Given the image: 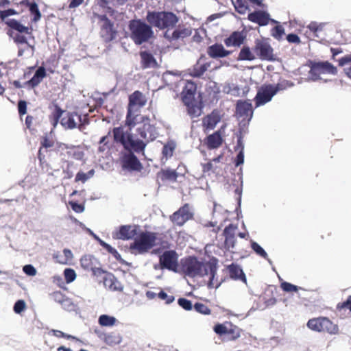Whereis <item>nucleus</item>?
Returning a JSON list of instances; mask_svg holds the SVG:
<instances>
[{
	"instance_id": "f257e3e1",
	"label": "nucleus",
	"mask_w": 351,
	"mask_h": 351,
	"mask_svg": "<svg viewBox=\"0 0 351 351\" xmlns=\"http://www.w3.org/2000/svg\"><path fill=\"white\" fill-rule=\"evenodd\" d=\"M182 270L185 276L199 279L206 278L204 282L207 285L215 284L214 278L216 273V265L210 262L199 261L195 257L190 256L185 258L182 263Z\"/></svg>"
},
{
	"instance_id": "f03ea898",
	"label": "nucleus",
	"mask_w": 351,
	"mask_h": 351,
	"mask_svg": "<svg viewBox=\"0 0 351 351\" xmlns=\"http://www.w3.org/2000/svg\"><path fill=\"white\" fill-rule=\"evenodd\" d=\"M114 141L121 144L125 150L132 149L136 153L143 152L146 144L139 138H134L129 130L123 127L114 128L112 130Z\"/></svg>"
},
{
	"instance_id": "7ed1b4c3",
	"label": "nucleus",
	"mask_w": 351,
	"mask_h": 351,
	"mask_svg": "<svg viewBox=\"0 0 351 351\" xmlns=\"http://www.w3.org/2000/svg\"><path fill=\"white\" fill-rule=\"evenodd\" d=\"M152 27L149 23H147L141 19L130 21L129 29L131 39L138 45L149 42L154 36Z\"/></svg>"
},
{
	"instance_id": "20e7f679",
	"label": "nucleus",
	"mask_w": 351,
	"mask_h": 351,
	"mask_svg": "<svg viewBox=\"0 0 351 351\" xmlns=\"http://www.w3.org/2000/svg\"><path fill=\"white\" fill-rule=\"evenodd\" d=\"M147 102L145 95L139 92H134L129 97V104L126 117V124L134 127L142 119L139 114V109L143 107Z\"/></svg>"
},
{
	"instance_id": "39448f33",
	"label": "nucleus",
	"mask_w": 351,
	"mask_h": 351,
	"mask_svg": "<svg viewBox=\"0 0 351 351\" xmlns=\"http://www.w3.org/2000/svg\"><path fill=\"white\" fill-rule=\"evenodd\" d=\"M145 19L151 25L160 29L172 28L178 22L177 16L170 12L149 11Z\"/></svg>"
},
{
	"instance_id": "423d86ee",
	"label": "nucleus",
	"mask_w": 351,
	"mask_h": 351,
	"mask_svg": "<svg viewBox=\"0 0 351 351\" xmlns=\"http://www.w3.org/2000/svg\"><path fill=\"white\" fill-rule=\"evenodd\" d=\"M156 234L150 232H141L130 244V250L133 254H144L156 245Z\"/></svg>"
},
{
	"instance_id": "0eeeda50",
	"label": "nucleus",
	"mask_w": 351,
	"mask_h": 351,
	"mask_svg": "<svg viewBox=\"0 0 351 351\" xmlns=\"http://www.w3.org/2000/svg\"><path fill=\"white\" fill-rule=\"evenodd\" d=\"M307 327L316 332H326L330 335H336L339 332V327L326 317H319L310 319Z\"/></svg>"
},
{
	"instance_id": "6e6552de",
	"label": "nucleus",
	"mask_w": 351,
	"mask_h": 351,
	"mask_svg": "<svg viewBox=\"0 0 351 351\" xmlns=\"http://www.w3.org/2000/svg\"><path fill=\"white\" fill-rule=\"evenodd\" d=\"M337 69L331 63L326 62H315L311 66L307 81H317L323 80L322 75L324 74L336 75Z\"/></svg>"
},
{
	"instance_id": "1a4fd4ad",
	"label": "nucleus",
	"mask_w": 351,
	"mask_h": 351,
	"mask_svg": "<svg viewBox=\"0 0 351 351\" xmlns=\"http://www.w3.org/2000/svg\"><path fill=\"white\" fill-rule=\"evenodd\" d=\"M88 123L87 114L81 115L76 112L67 113L60 121V124L64 128L73 130L77 128L80 131H83L84 126Z\"/></svg>"
},
{
	"instance_id": "9d476101",
	"label": "nucleus",
	"mask_w": 351,
	"mask_h": 351,
	"mask_svg": "<svg viewBox=\"0 0 351 351\" xmlns=\"http://www.w3.org/2000/svg\"><path fill=\"white\" fill-rule=\"evenodd\" d=\"M282 84L267 85L262 86L257 92L254 98L256 107L263 106L270 101L272 97L280 90H284Z\"/></svg>"
},
{
	"instance_id": "9b49d317",
	"label": "nucleus",
	"mask_w": 351,
	"mask_h": 351,
	"mask_svg": "<svg viewBox=\"0 0 351 351\" xmlns=\"http://www.w3.org/2000/svg\"><path fill=\"white\" fill-rule=\"evenodd\" d=\"M132 151L133 150L127 149L121 153L120 160L122 168L129 171H140L143 166Z\"/></svg>"
},
{
	"instance_id": "f8f14e48",
	"label": "nucleus",
	"mask_w": 351,
	"mask_h": 351,
	"mask_svg": "<svg viewBox=\"0 0 351 351\" xmlns=\"http://www.w3.org/2000/svg\"><path fill=\"white\" fill-rule=\"evenodd\" d=\"M214 331L217 335H226L229 341H234L241 336V330L231 323L217 324L214 326Z\"/></svg>"
},
{
	"instance_id": "ddd939ff",
	"label": "nucleus",
	"mask_w": 351,
	"mask_h": 351,
	"mask_svg": "<svg viewBox=\"0 0 351 351\" xmlns=\"http://www.w3.org/2000/svg\"><path fill=\"white\" fill-rule=\"evenodd\" d=\"M193 217V211L189 204H185L183 206L176 211L170 216V220L173 224L182 226L187 221L191 219Z\"/></svg>"
},
{
	"instance_id": "4468645a",
	"label": "nucleus",
	"mask_w": 351,
	"mask_h": 351,
	"mask_svg": "<svg viewBox=\"0 0 351 351\" xmlns=\"http://www.w3.org/2000/svg\"><path fill=\"white\" fill-rule=\"evenodd\" d=\"M254 51L262 60L271 61L275 60L272 47L265 41L257 40L255 43Z\"/></svg>"
},
{
	"instance_id": "2eb2a0df",
	"label": "nucleus",
	"mask_w": 351,
	"mask_h": 351,
	"mask_svg": "<svg viewBox=\"0 0 351 351\" xmlns=\"http://www.w3.org/2000/svg\"><path fill=\"white\" fill-rule=\"evenodd\" d=\"M236 115L242 121L251 120L253 116V108L250 100H239L237 103Z\"/></svg>"
},
{
	"instance_id": "dca6fc26",
	"label": "nucleus",
	"mask_w": 351,
	"mask_h": 351,
	"mask_svg": "<svg viewBox=\"0 0 351 351\" xmlns=\"http://www.w3.org/2000/svg\"><path fill=\"white\" fill-rule=\"evenodd\" d=\"M138 135L147 144L149 141L156 139L158 135L156 128L149 122L144 123L137 128Z\"/></svg>"
},
{
	"instance_id": "f3484780",
	"label": "nucleus",
	"mask_w": 351,
	"mask_h": 351,
	"mask_svg": "<svg viewBox=\"0 0 351 351\" xmlns=\"http://www.w3.org/2000/svg\"><path fill=\"white\" fill-rule=\"evenodd\" d=\"M99 20L101 22V36L105 41H110L115 38L116 32L113 30V24L107 18L106 15L99 16Z\"/></svg>"
},
{
	"instance_id": "a211bd4d",
	"label": "nucleus",
	"mask_w": 351,
	"mask_h": 351,
	"mask_svg": "<svg viewBox=\"0 0 351 351\" xmlns=\"http://www.w3.org/2000/svg\"><path fill=\"white\" fill-rule=\"evenodd\" d=\"M184 84L181 93L182 100L185 105L191 104L194 101L196 85L191 81H181Z\"/></svg>"
},
{
	"instance_id": "6ab92c4d",
	"label": "nucleus",
	"mask_w": 351,
	"mask_h": 351,
	"mask_svg": "<svg viewBox=\"0 0 351 351\" xmlns=\"http://www.w3.org/2000/svg\"><path fill=\"white\" fill-rule=\"evenodd\" d=\"M178 257L173 251L165 252L160 258V263L162 267L175 270L177 267Z\"/></svg>"
},
{
	"instance_id": "aec40b11",
	"label": "nucleus",
	"mask_w": 351,
	"mask_h": 351,
	"mask_svg": "<svg viewBox=\"0 0 351 351\" xmlns=\"http://www.w3.org/2000/svg\"><path fill=\"white\" fill-rule=\"evenodd\" d=\"M191 33L192 32L191 28L180 27L173 30L172 32L167 30L164 34V37L169 41L171 42L180 38L188 37L191 34Z\"/></svg>"
},
{
	"instance_id": "412c9836",
	"label": "nucleus",
	"mask_w": 351,
	"mask_h": 351,
	"mask_svg": "<svg viewBox=\"0 0 351 351\" xmlns=\"http://www.w3.org/2000/svg\"><path fill=\"white\" fill-rule=\"evenodd\" d=\"M80 264L82 268L86 270H90L93 274H96V270H100L99 267V263L98 260L93 255H84L80 259Z\"/></svg>"
},
{
	"instance_id": "4be33fe9",
	"label": "nucleus",
	"mask_w": 351,
	"mask_h": 351,
	"mask_svg": "<svg viewBox=\"0 0 351 351\" xmlns=\"http://www.w3.org/2000/svg\"><path fill=\"white\" fill-rule=\"evenodd\" d=\"M220 120L221 116L219 112L217 110H213L203 119V127L206 130H213Z\"/></svg>"
},
{
	"instance_id": "5701e85b",
	"label": "nucleus",
	"mask_w": 351,
	"mask_h": 351,
	"mask_svg": "<svg viewBox=\"0 0 351 351\" xmlns=\"http://www.w3.org/2000/svg\"><path fill=\"white\" fill-rule=\"evenodd\" d=\"M248 19L261 26L267 25L270 20L269 14L261 10L249 14Z\"/></svg>"
},
{
	"instance_id": "b1692460",
	"label": "nucleus",
	"mask_w": 351,
	"mask_h": 351,
	"mask_svg": "<svg viewBox=\"0 0 351 351\" xmlns=\"http://www.w3.org/2000/svg\"><path fill=\"white\" fill-rule=\"evenodd\" d=\"M208 54L213 58H223L231 53L230 51L226 50L222 45L215 44L208 48Z\"/></svg>"
},
{
	"instance_id": "393cba45",
	"label": "nucleus",
	"mask_w": 351,
	"mask_h": 351,
	"mask_svg": "<svg viewBox=\"0 0 351 351\" xmlns=\"http://www.w3.org/2000/svg\"><path fill=\"white\" fill-rule=\"evenodd\" d=\"M95 276L98 278L99 283H102L103 285H114L115 277L112 273L101 269L96 270Z\"/></svg>"
},
{
	"instance_id": "a878e982",
	"label": "nucleus",
	"mask_w": 351,
	"mask_h": 351,
	"mask_svg": "<svg viewBox=\"0 0 351 351\" xmlns=\"http://www.w3.org/2000/svg\"><path fill=\"white\" fill-rule=\"evenodd\" d=\"M136 235V227L130 225L121 226L117 233V237L123 240L132 239Z\"/></svg>"
},
{
	"instance_id": "bb28decb",
	"label": "nucleus",
	"mask_w": 351,
	"mask_h": 351,
	"mask_svg": "<svg viewBox=\"0 0 351 351\" xmlns=\"http://www.w3.org/2000/svg\"><path fill=\"white\" fill-rule=\"evenodd\" d=\"M245 36L242 32H234L228 38L224 40L225 45L230 47H239L243 44Z\"/></svg>"
},
{
	"instance_id": "cd10ccee",
	"label": "nucleus",
	"mask_w": 351,
	"mask_h": 351,
	"mask_svg": "<svg viewBox=\"0 0 351 351\" xmlns=\"http://www.w3.org/2000/svg\"><path fill=\"white\" fill-rule=\"evenodd\" d=\"M142 66L144 69L156 68L158 66V62L152 53L146 51L140 53Z\"/></svg>"
},
{
	"instance_id": "c85d7f7f",
	"label": "nucleus",
	"mask_w": 351,
	"mask_h": 351,
	"mask_svg": "<svg viewBox=\"0 0 351 351\" xmlns=\"http://www.w3.org/2000/svg\"><path fill=\"white\" fill-rule=\"evenodd\" d=\"M209 66L210 64L208 63H202L201 59H199L193 68L189 69V74L193 77H199L207 71Z\"/></svg>"
},
{
	"instance_id": "c756f323",
	"label": "nucleus",
	"mask_w": 351,
	"mask_h": 351,
	"mask_svg": "<svg viewBox=\"0 0 351 351\" xmlns=\"http://www.w3.org/2000/svg\"><path fill=\"white\" fill-rule=\"evenodd\" d=\"M229 272L231 278L234 280H241L243 283H247L245 275L239 266L233 264L231 265L229 267Z\"/></svg>"
},
{
	"instance_id": "7c9ffc66",
	"label": "nucleus",
	"mask_w": 351,
	"mask_h": 351,
	"mask_svg": "<svg viewBox=\"0 0 351 351\" xmlns=\"http://www.w3.org/2000/svg\"><path fill=\"white\" fill-rule=\"evenodd\" d=\"M45 75L46 71L45 68L40 66L36 71L32 79L27 82V84L32 88H34L38 86L41 82V81L45 77Z\"/></svg>"
},
{
	"instance_id": "2f4dec72",
	"label": "nucleus",
	"mask_w": 351,
	"mask_h": 351,
	"mask_svg": "<svg viewBox=\"0 0 351 351\" xmlns=\"http://www.w3.org/2000/svg\"><path fill=\"white\" fill-rule=\"evenodd\" d=\"M222 143V138L219 131L209 135L206 139V143L210 149L217 148Z\"/></svg>"
},
{
	"instance_id": "473e14b6",
	"label": "nucleus",
	"mask_w": 351,
	"mask_h": 351,
	"mask_svg": "<svg viewBox=\"0 0 351 351\" xmlns=\"http://www.w3.org/2000/svg\"><path fill=\"white\" fill-rule=\"evenodd\" d=\"M339 65L343 67L345 74L351 79V55H347L339 59Z\"/></svg>"
},
{
	"instance_id": "72a5a7b5",
	"label": "nucleus",
	"mask_w": 351,
	"mask_h": 351,
	"mask_svg": "<svg viewBox=\"0 0 351 351\" xmlns=\"http://www.w3.org/2000/svg\"><path fill=\"white\" fill-rule=\"evenodd\" d=\"M249 91V87L246 85L239 86L237 85H232L230 87L228 93L235 97L245 96Z\"/></svg>"
},
{
	"instance_id": "f704fd0d",
	"label": "nucleus",
	"mask_w": 351,
	"mask_h": 351,
	"mask_svg": "<svg viewBox=\"0 0 351 351\" xmlns=\"http://www.w3.org/2000/svg\"><path fill=\"white\" fill-rule=\"evenodd\" d=\"M6 23L10 28L19 32V33H26L27 34H30L27 27L24 26L15 19H10Z\"/></svg>"
},
{
	"instance_id": "c9c22d12",
	"label": "nucleus",
	"mask_w": 351,
	"mask_h": 351,
	"mask_svg": "<svg viewBox=\"0 0 351 351\" xmlns=\"http://www.w3.org/2000/svg\"><path fill=\"white\" fill-rule=\"evenodd\" d=\"M273 292L270 287L265 289L264 295H263V300L266 306H271L276 302V298L273 295Z\"/></svg>"
},
{
	"instance_id": "e433bc0d",
	"label": "nucleus",
	"mask_w": 351,
	"mask_h": 351,
	"mask_svg": "<svg viewBox=\"0 0 351 351\" xmlns=\"http://www.w3.org/2000/svg\"><path fill=\"white\" fill-rule=\"evenodd\" d=\"M255 55L251 51L249 47L244 46L240 51L238 60L252 61L255 60Z\"/></svg>"
},
{
	"instance_id": "4c0bfd02",
	"label": "nucleus",
	"mask_w": 351,
	"mask_h": 351,
	"mask_svg": "<svg viewBox=\"0 0 351 351\" xmlns=\"http://www.w3.org/2000/svg\"><path fill=\"white\" fill-rule=\"evenodd\" d=\"M176 147V143L173 141H168L162 148V155L167 159L173 156V152Z\"/></svg>"
},
{
	"instance_id": "58836bf2",
	"label": "nucleus",
	"mask_w": 351,
	"mask_h": 351,
	"mask_svg": "<svg viewBox=\"0 0 351 351\" xmlns=\"http://www.w3.org/2000/svg\"><path fill=\"white\" fill-rule=\"evenodd\" d=\"M115 317L107 315H101L99 317V324L102 326H112L115 324Z\"/></svg>"
},
{
	"instance_id": "ea45409f",
	"label": "nucleus",
	"mask_w": 351,
	"mask_h": 351,
	"mask_svg": "<svg viewBox=\"0 0 351 351\" xmlns=\"http://www.w3.org/2000/svg\"><path fill=\"white\" fill-rule=\"evenodd\" d=\"M62 287V291H54L53 293H52L51 294V297L52 298V299L60 304L61 302H62V301L66 298V295H65V292L67 291V289L66 287Z\"/></svg>"
},
{
	"instance_id": "a19ab883",
	"label": "nucleus",
	"mask_w": 351,
	"mask_h": 351,
	"mask_svg": "<svg viewBox=\"0 0 351 351\" xmlns=\"http://www.w3.org/2000/svg\"><path fill=\"white\" fill-rule=\"evenodd\" d=\"M179 75L178 72L167 71L162 75V79L167 84H171L176 82Z\"/></svg>"
},
{
	"instance_id": "79ce46f5",
	"label": "nucleus",
	"mask_w": 351,
	"mask_h": 351,
	"mask_svg": "<svg viewBox=\"0 0 351 351\" xmlns=\"http://www.w3.org/2000/svg\"><path fill=\"white\" fill-rule=\"evenodd\" d=\"M251 247L252 250L260 256L264 258L265 259H267L270 262L269 259L268 258V255L267 252L265 251V250L256 242L252 241L251 243Z\"/></svg>"
},
{
	"instance_id": "37998d69",
	"label": "nucleus",
	"mask_w": 351,
	"mask_h": 351,
	"mask_svg": "<svg viewBox=\"0 0 351 351\" xmlns=\"http://www.w3.org/2000/svg\"><path fill=\"white\" fill-rule=\"evenodd\" d=\"M162 178L164 179L170 180V181H176L178 178V173L173 169H165L162 171Z\"/></svg>"
},
{
	"instance_id": "c03bdc74",
	"label": "nucleus",
	"mask_w": 351,
	"mask_h": 351,
	"mask_svg": "<svg viewBox=\"0 0 351 351\" xmlns=\"http://www.w3.org/2000/svg\"><path fill=\"white\" fill-rule=\"evenodd\" d=\"M188 109V113L193 118L199 117L202 113V109L197 105L191 104L186 105Z\"/></svg>"
},
{
	"instance_id": "a18cd8bd",
	"label": "nucleus",
	"mask_w": 351,
	"mask_h": 351,
	"mask_svg": "<svg viewBox=\"0 0 351 351\" xmlns=\"http://www.w3.org/2000/svg\"><path fill=\"white\" fill-rule=\"evenodd\" d=\"M14 40L15 43H16L18 44H25L27 45V48H31L30 54L31 55L33 54L34 47L33 45H32L27 43V38L24 36L17 34L14 37Z\"/></svg>"
},
{
	"instance_id": "49530a36",
	"label": "nucleus",
	"mask_w": 351,
	"mask_h": 351,
	"mask_svg": "<svg viewBox=\"0 0 351 351\" xmlns=\"http://www.w3.org/2000/svg\"><path fill=\"white\" fill-rule=\"evenodd\" d=\"M237 227L230 224L228 226L226 227L223 231V234L226 237V242H228L229 241L233 239L235 230Z\"/></svg>"
},
{
	"instance_id": "de8ad7c7",
	"label": "nucleus",
	"mask_w": 351,
	"mask_h": 351,
	"mask_svg": "<svg viewBox=\"0 0 351 351\" xmlns=\"http://www.w3.org/2000/svg\"><path fill=\"white\" fill-rule=\"evenodd\" d=\"M63 111L58 106L56 107L51 115V124L54 128L58 125L59 119L62 117Z\"/></svg>"
},
{
	"instance_id": "09e8293b",
	"label": "nucleus",
	"mask_w": 351,
	"mask_h": 351,
	"mask_svg": "<svg viewBox=\"0 0 351 351\" xmlns=\"http://www.w3.org/2000/svg\"><path fill=\"white\" fill-rule=\"evenodd\" d=\"M101 245L111 254L117 260H119L121 258V255L118 253L117 250L105 241H101Z\"/></svg>"
},
{
	"instance_id": "8fccbe9b",
	"label": "nucleus",
	"mask_w": 351,
	"mask_h": 351,
	"mask_svg": "<svg viewBox=\"0 0 351 351\" xmlns=\"http://www.w3.org/2000/svg\"><path fill=\"white\" fill-rule=\"evenodd\" d=\"M195 310L204 315H209L211 313L210 309L205 304L202 303L197 302L194 305Z\"/></svg>"
},
{
	"instance_id": "3c124183",
	"label": "nucleus",
	"mask_w": 351,
	"mask_h": 351,
	"mask_svg": "<svg viewBox=\"0 0 351 351\" xmlns=\"http://www.w3.org/2000/svg\"><path fill=\"white\" fill-rule=\"evenodd\" d=\"M49 334H51L58 338H64L66 339H75V337L73 335L66 334L61 330L52 329L49 332Z\"/></svg>"
},
{
	"instance_id": "603ef678",
	"label": "nucleus",
	"mask_w": 351,
	"mask_h": 351,
	"mask_svg": "<svg viewBox=\"0 0 351 351\" xmlns=\"http://www.w3.org/2000/svg\"><path fill=\"white\" fill-rule=\"evenodd\" d=\"M64 275L66 283L72 282L76 278L75 271L71 268H66L64 271Z\"/></svg>"
},
{
	"instance_id": "864d4df0",
	"label": "nucleus",
	"mask_w": 351,
	"mask_h": 351,
	"mask_svg": "<svg viewBox=\"0 0 351 351\" xmlns=\"http://www.w3.org/2000/svg\"><path fill=\"white\" fill-rule=\"evenodd\" d=\"M235 9L240 14H245L247 10V5L244 0H237L234 4Z\"/></svg>"
},
{
	"instance_id": "5fc2aeb1",
	"label": "nucleus",
	"mask_w": 351,
	"mask_h": 351,
	"mask_svg": "<svg viewBox=\"0 0 351 351\" xmlns=\"http://www.w3.org/2000/svg\"><path fill=\"white\" fill-rule=\"evenodd\" d=\"M29 11L32 14L34 15V21H36L40 19L41 14L38 10V5L35 2L29 3Z\"/></svg>"
},
{
	"instance_id": "6e6d98bb",
	"label": "nucleus",
	"mask_w": 351,
	"mask_h": 351,
	"mask_svg": "<svg viewBox=\"0 0 351 351\" xmlns=\"http://www.w3.org/2000/svg\"><path fill=\"white\" fill-rule=\"evenodd\" d=\"M26 308V304L24 300H19L14 305V311L16 314H21Z\"/></svg>"
},
{
	"instance_id": "4d7b16f0",
	"label": "nucleus",
	"mask_w": 351,
	"mask_h": 351,
	"mask_svg": "<svg viewBox=\"0 0 351 351\" xmlns=\"http://www.w3.org/2000/svg\"><path fill=\"white\" fill-rule=\"evenodd\" d=\"M285 34V29L281 25L274 27L271 30V35L275 38L279 40Z\"/></svg>"
},
{
	"instance_id": "13d9d810",
	"label": "nucleus",
	"mask_w": 351,
	"mask_h": 351,
	"mask_svg": "<svg viewBox=\"0 0 351 351\" xmlns=\"http://www.w3.org/2000/svg\"><path fill=\"white\" fill-rule=\"evenodd\" d=\"M178 303L182 308L186 311H190L193 308L191 302L185 298L178 299Z\"/></svg>"
},
{
	"instance_id": "bf43d9fd",
	"label": "nucleus",
	"mask_w": 351,
	"mask_h": 351,
	"mask_svg": "<svg viewBox=\"0 0 351 351\" xmlns=\"http://www.w3.org/2000/svg\"><path fill=\"white\" fill-rule=\"evenodd\" d=\"M61 306L66 311H72L74 309V304L71 300L69 297H66V298L60 303Z\"/></svg>"
},
{
	"instance_id": "052dcab7",
	"label": "nucleus",
	"mask_w": 351,
	"mask_h": 351,
	"mask_svg": "<svg viewBox=\"0 0 351 351\" xmlns=\"http://www.w3.org/2000/svg\"><path fill=\"white\" fill-rule=\"evenodd\" d=\"M104 341L108 345L116 344L119 342V341L117 339L116 337L112 334H105Z\"/></svg>"
},
{
	"instance_id": "680f3d73",
	"label": "nucleus",
	"mask_w": 351,
	"mask_h": 351,
	"mask_svg": "<svg viewBox=\"0 0 351 351\" xmlns=\"http://www.w3.org/2000/svg\"><path fill=\"white\" fill-rule=\"evenodd\" d=\"M158 298L161 300H165L166 304H170L174 300V296L172 295H167L165 291H161L158 293Z\"/></svg>"
},
{
	"instance_id": "e2e57ef3",
	"label": "nucleus",
	"mask_w": 351,
	"mask_h": 351,
	"mask_svg": "<svg viewBox=\"0 0 351 351\" xmlns=\"http://www.w3.org/2000/svg\"><path fill=\"white\" fill-rule=\"evenodd\" d=\"M337 307L339 310L348 309L351 311V295H350L346 301L339 303Z\"/></svg>"
},
{
	"instance_id": "0e129e2a",
	"label": "nucleus",
	"mask_w": 351,
	"mask_h": 351,
	"mask_svg": "<svg viewBox=\"0 0 351 351\" xmlns=\"http://www.w3.org/2000/svg\"><path fill=\"white\" fill-rule=\"evenodd\" d=\"M23 270L25 274L34 276L36 274V269L32 265H26L23 267Z\"/></svg>"
},
{
	"instance_id": "69168bd1",
	"label": "nucleus",
	"mask_w": 351,
	"mask_h": 351,
	"mask_svg": "<svg viewBox=\"0 0 351 351\" xmlns=\"http://www.w3.org/2000/svg\"><path fill=\"white\" fill-rule=\"evenodd\" d=\"M18 110L20 115H24L27 112V103L23 100H20L18 103Z\"/></svg>"
},
{
	"instance_id": "338daca9",
	"label": "nucleus",
	"mask_w": 351,
	"mask_h": 351,
	"mask_svg": "<svg viewBox=\"0 0 351 351\" xmlns=\"http://www.w3.org/2000/svg\"><path fill=\"white\" fill-rule=\"evenodd\" d=\"M17 12L14 9H8L6 10L0 11V17L2 20H4L5 18L16 14Z\"/></svg>"
},
{
	"instance_id": "774afa93",
	"label": "nucleus",
	"mask_w": 351,
	"mask_h": 351,
	"mask_svg": "<svg viewBox=\"0 0 351 351\" xmlns=\"http://www.w3.org/2000/svg\"><path fill=\"white\" fill-rule=\"evenodd\" d=\"M287 40L289 43L298 44L300 43L299 36L295 34H289L287 36Z\"/></svg>"
}]
</instances>
